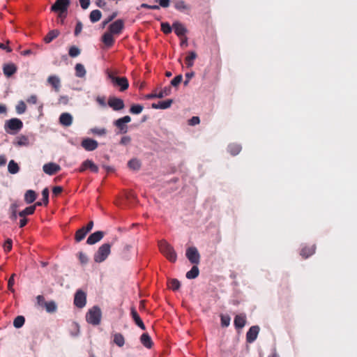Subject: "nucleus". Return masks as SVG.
<instances>
[{"instance_id":"nucleus-11","label":"nucleus","mask_w":357,"mask_h":357,"mask_svg":"<svg viewBox=\"0 0 357 357\" xmlns=\"http://www.w3.org/2000/svg\"><path fill=\"white\" fill-rule=\"evenodd\" d=\"M81 145L86 151H92L98 148V143L95 139L86 138L82 140Z\"/></svg>"},{"instance_id":"nucleus-55","label":"nucleus","mask_w":357,"mask_h":357,"mask_svg":"<svg viewBox=\"0 0 357 357\" xmlns=\"http://www.w3.org/2000/svg\"><path fill=\"white\" fill-rule=\"evenodd\" d=\"M200 122V119L198 116H192L190 119L188 120V124L190 126H196L199 124Z\"/></svg>"},{"instance_id":"nucleus-15","label":"nucleus","mask_w":357,"mask_h":357,"mask_svg":"<svg viewBox=\"0 0 357 357\" xmlns=\"http://www.w3.org/2000/svg\"><path fill=\"white\" fill-rule=\"evenodd\" d=\"M6 125L10 130L15 131L20 130L23 126L22 121L16 118L8 120Z\"/></svg>"},{"instance_id":"nucleus-31","label":"nucleus","mask_w":357,"mask_h":357,"mask_svg":"<svg viewBox=\"0 0 357 357\" xmlns=\"http://www.w3.org/2000/svg\"><path fill=\"white\" fill-rule=\"evenodd\" d=\"M36 199V193L32 190H29L24 195V201L26 204H31Z\"/></svg>"},{"instance_id":"nucleus-7","label":"nucleus","mask_w":357,"mask_h":357,"mask_svg":"<svg viewBox=\"0 0 357 357\" xmlns=\"http://www.w3.org/2000/svg\"><path fill=\"white\" fill-rule=\"evenodd\" d=\"M86 303V294L81 289H78L74 297V305L78 308H83Z\"/></svg>"},{"instance_id":"nucleus-39","label":"nucleus","mask_w":357,"mask_h":357,"mask_svg":"<svg viewBox=\"0 0 357 357\" xmlns=\"http://www.w3.org/2000/svg\"><path fill=\"white\" fill-rule=\"evenodd\" d=\"M199 273V268L197 266H193L190 271H188L186 273V278L188 279H195L196 278Z\"/></svg>"},{"instance_id":"nucleus-5","label":"nucleus","mask_w":357,"mask_h":357,"mask_svg":"<svg viewBox=\"0 0 357 357\" xmlns=\"http://www.w3.org/2000/svg\"><path fill=\"white\" fill-rule=\"evenodd\" d=\"M107 75L114 86L119 87L121 91H124L128 88L129 83L126 77H116L111 72H109Z\"/></svg>"},{"instance_id":"nucleus-25","label":"nucleus","mask_w":357,"mask_h":357,"mask_svg":"<svg viewBox=\"0 0 357 357\" xmlns=\"http://www.w3.org/2000/svg\"><path fill=\"white\" fill-rule=\"evenodd\" d=\"M197 57V54L195 52L191 51L188 52V56L185 59L186 67L190 68L194 65V61Z\"/></svg>"},{"instance_id":"nucleus-64","label":"nucleus","mask_w":357,"mask_h":357,"mask_svg":"<svg viewBox=\"0 0 357 357\" xmlns=\"http://www.w3.org/2000/svg\"><path fill=\"white\" fill-rule=\"evenodd\" d=\"M27 102L30 104H36L37 102V96L36 95H31L26 100Z\"/></svg>"},{"instance_id":"nucleus-59","label":"nucleus","mask_w":357,"mask_h":357,"mask_svg":"<svg viewBox=\"0 0 357 357\" xmlns=\"http://www.w3.org/2000/svg\"><path fill=\"white\" fill-rule=\"evenodd\" d=\"M63 191V188L61 186H55L52 189V193L54 195L57 196L61 194Z\"/></svg>"},{"instance_id":"nucleus-54","label":"nucleus","mask_w":357,"mask_h":357,"mask_svg":"<svg viewBox=\"0 0 357 357\" xmlns=\"http://www.w3.org/2000/svg\"><path fill=\"white\" fill-rule=\"evenodd\" d=\"M12 240L8 238L6 241V242L4 243V245H3V248H4V250L6 252H8L11 250L12 249Z\"/></svg>"},{"instance_id":"nucleus-30","label":"nucleus","mask_w":357,"mask_h":357,"mask_svg":"<svg viewBox=\"0 0 357 357\" xmlns=\"http://www.w3.org/2000/svg\"><path fill=\"white\" fill-rule=\"evenodd\" d=\"M174 8L179 11H185L190 9V6L186 4L183 0L174 1Z\"/></svg>"},{"instance_id":"nucleus-57","label":"nucleus","mask_w":357,"mask_h":357,"mask_svg":"<svg viewBox=\"0 0 357 357\" xmlns=\"http://www.w3.org/2000/svg\"><path fill=\"white\" fill-rule=\"evenodd\" d=\"M82 30V24L80 21L77 22L75 29V35L77 36H78Z\"/></svg>"},{"instance_id":"nucleus-44","label":"nucleus","mask_w":357,"mask_h":357,"mask_svg":"<svg viewBox=\"0 0 357 357\" xmlns=\"http://www.w3.org/2000/svg\"><path fill=\"white\" fill-rule=\"evenodd\" d=\"M172 93V87L170 86H165L158 93V98H162L169 96Z\"/></svg>"},{"instance_id":"nucleus-12","label":"nucleus","mask_w":357,"mask_h":357,"mask_svg":"<svg viewBox=\"0 0 357 357\" xmlns=\"http://www.w3.org/2000/svg\"><path fill=\"white\" fill-rule=\"evenodd\" d=\"M44 172L48 175H54L61 170V167L54 162L46 163L43 165Z\"/></svg>"},{"instance_id":"nucleus-41","label":"nucleus","mask_w":357,"mask_h":357,"mask_svg":"<svg viewBox=\"0 0 357 357\" xmlns=\"http://www.w3.org/2000/svg\"><path fill=\"white\" fill-rule=\"evenodd\" d=\"M17 145L18 146H29V137L26 135H20L17 137Z\"/></svg>"},{"instance_id":"nucleus-58","label":"nucleus","mask_w":357,"mask_h":357,"mask_svg":"<svg viewBox=\"0 0 357 357\" xmlns=\"http://www.w3.org/2000/svg\"><path fill=\"white\" fill-rule=\"evenodd\" d=\"M79 259L80 262L83 264H86L88 261L87 256L82 252H79Z\"/></svg>"},{"instance_id":"nucleus-60","label":"nucleus","mask_w":357,"mask_h":357,"mask_svg":"<svg viewBox=\"0 0 357 357\" xmlns=\"http://www.w3.org/2000/svg\"><path fill=\"white\" fill-rule=\"evenodd\" d=\"M131 142V138L129 136H124L121 138L120 144L127 145Z\"/></svg>"},{"instance_id":"nucleus-16","label":"nucleus","mask_w":357,"mask_h":357,"mask_svg":"<svg viewBox=\"0 0 357 357\" xmlns=\"http://www.w3.org/2000/svg\"><path fill=\"white\" fill-rule=\"evenodd\" d=\"M104 236V232L101 231H96L91 234L86 240V243L93 245L100 241Z\"/></svg>"},{"instance_id":"nucleus-49","label":"nucleus","mask_w":357,"mask_h":357,"mask_svg":"<svg viewBox=\"0 0 357 357\" xmlns=\"http://www.w3.org/2000/svg\"><path fill=\"white\" fill-rule=\"evenodd\" d=\"M172 26L168 22H162L161 23V31L165 34H169L172 31Z\"/></svg>"},{"instance_id":"nucleus-19","label":"nucleus","mask_w":357,"mask_h":357,"mask_svg":"<svg viewBox=\"0 0 357 357\" xmlns=\"http://www.w3.org/2000/svg\"><path fill=\"white\" fill-rule=\"evenodd\" d=\"M130 314L135 324L137 326H139L142 330L144 331L146 329L145 325L135 307L131 308Z\"/></svg>"},{"instance_id":"nucleus-43","label":"nucleus","mask_w":357,"mask_h":357,"mask_svg":"<svg viewBox=\"0 0 357 357\" xmlns=\"http://www.w3.org/2000/svg\"><path fill=\"white\" fill-rule=\"evenodd\" d=\"M24 322H25L24 317L23 316L20 315L15 318V319L13 321V326L16 328H20L24 324Z\"/></svg>"},{"instance_id":"nucleus-17","label":"nucleus","mask_w":357,"mask_h":357,"mask_svg":"<svg viewBox=\"0 0 357 357\" xmlns=\"http://www.w3.org/2000/svg\"><path fill=\"white\" fill-rule=\"evenodd\" d=\"M246 324V315L243 313L236 315L234 324L236 329L243 328Z\"/></svg>"},{"instance_id":"nucleus-1","label":"nucleus","mask_w":357,"mask_h":357,"mask_svg":"<svg viewBox=\"0 0 357 357\" xmlns=\"http://www.w3.org/2000/svg\"><path fill=\"white\" fill-rule=\"evenodd\" d=\"M102 318V311L100 308L95 305L90 308L86 314V321L93 325L98 326L100 324Z\"/></svg>"},{"instance_id":"nucleus-33","label":"nucleus","mask_w":357,"mask_h":357,"mask_svg":"<svg viewBox=\"0 0 357 357\" xmlns=\"http://www.w3.org/2000/svg\"><path fill=\"white\" fill-rule=\"evenodd\" d=\"M8 171L12 174H15L20 171V167L17 162L11 160L8 165Z\"/></svg>"},{"instance_id":"nucleus-9","label":"nucleus","mask_w":357,"mask_h":357,"mask_svg":"<svg viewBox=\"0 0 357 357\" xmlns=\"http://www.w3.org/2000/svg\"><path fill=\"white\" fill-rule=\"evenodd\" d=\"M107 104L115 111L121 110L125 107L123 100L116 97H110L108 100Z\"/></svg>"},{"instance_id":"nucleus-38","label":"nucleus","mask_w":357,"mask_h":357,"mask_svg":"<svg viewBox=\"0 0 357 357\" xmlns=\"http://www.w3.org/2000/svg\"><path fill=\"white\" fill-rule=\"evenodd\" d=\"M75 75L77 77H84L86 75L84 66L81 63H77L75 67Z\"/></svg>"},{"instance_id":"nucleus-56","label":"nucleus","mask_w":357,"mask_h":357,"mask_svg":"<svg viewBox=\"0 0 357 357\" xmlns=\"http://www.w3.org/2000/svg\"><path fill=\"white\" fill-rule=\"evenodd\" d=\"M140 7L144 8L151 9V10H159L160 9V6L158 5L151 6L147 3H142V4H141Z\"/></svg>"},{"instance_id":"nucleus-34","label":"nucleus","mask_w":357,"mask_h":357,"mask_svg":"<svg viewBox=\"0 0 357 357\" xmlns=\"http://www.w3.org/2000/svg\"><path fill=\"white\" fill-rule=\"evenodd\" d=\"M128 166L130 169L137 171L141 167V162L139 160L133 158L128 161Z\"/></svg>"},{"instance_id":"nucleus-42","label":"nucleus","mask_w":357,"mask_h":357,"mask_svg":"<svg viewBox=\"0 0 357 357\" xmlns=\"http://www.w3.org/2000/svg\"><path fill=\"white\" fill-rule=\"evenodd\" d=\"M35 212V206H30L26 207L23 211L19 213V215L22 218H25L26 215H32Z\"/></svg>"},{"instance_id":"nucleus-6","label":"nucleus","mask_w":357,"mask_h":357,"mask_svg":"<svg viewBox=\"0 0 357 357\" xmlns=\"http://www.w3.org/2000/svg\"><path fill=\"white\" fill-rule=\"evenodd\" d=\"M131 121V118L129 116H125L116 120L114 122V126L119 130V133L125 134L128 132V126L126 123Z\"/></svg>"},{"instance_id":"nucleus-37","label":"nucleus","mask_w":357,"mask_h":357,"mask_svg":"<svg viewBox=\"0 0 357 357\" xmlns=\"http://www.w3.org/2000/svg\"><path fill=\"white\" fill-rule=\"evenodd\" d=\"M102 17V13L99 10H93L91 12L89 18L91 22H98Z\"/></svg>"},{"instance_id":"nucleus-2","label":"nucleus","mask_w":357,"mask_h":357,"mask_svg":"<svg viewBox=\"0 0 357 357\" xmlns=\"http://www.w3.org/2000/svg\"><path fill=\"white\" fill-rule=\"evenodd\" d=\"M160 251L171 262H175L177 259L176 253L174 248L165 241H160L158 243Z\"/></svg>"},{"instance_id":"nucleus-24","label":"nucleus","mask_w":357,"mask_h":357,"mask_svg":"<svg viewBox=\"0 0 357 357\" xmlns=\"http://www.w3.org/2000/svg\"><path fill=\"white\" fill-rule=\"evenodd\" d=\"M173 103V100L168 99L164 101H160L158 103H153L151 105L152 108L153 109H165L171 107Z\"/></svg>"},{"instance_id":"nucleus-3","label":"nucleus","mask_w":357,"mask_h":357,"mask_svg":"<svg viewBox=\"0 0 357 357\" xmlns=\"http://www.w3.org/2000/svg\"><path fill=\"white\" fill-rule=\"evenodd\" d=\"M70 4V0H56L51 6V11L57 13L59 17H66Z\"/></svg>"},{"instance_id":"nucleus-53","label":"nucleus","mask_w":357,"mask_h":357,"mask_svg":"<svg viewBox=\"0 0 357 357\" xmlns=\"http://www.w3.org/2000/svg\"><path fill=\"white\" fill-rule=\"evenodd\" d=\"M183 77L181 75L176 76L172 81L171 85L173 86H177L182 81Z\"/></svg>"},{"instance_id":"nucleus-45","label":"nucleus","mask_w":357,"mask_h":357,"mask_svg":"<svg viewBox=\"0 0 357 357\" xmlns=\"http://www.w3.org/2000/svg\"><path fill=\"white\" fill-rule=\"evenodd\" d=\"M169 287L173 291H176L180 288L181 283L177 279H172L168 283Z\"/></svg>"},{"instance_id":"nucleus-63","label":"nucleus","mask_w":357,"mask_h":357,"mask_svg":"<svg viewBox=\"0 0 357 357\" xmlns=\"http://www.w3.org/2000/svg\"><path fill=\"white\" fill-rule=\"evenodd\" d=\"M37 303L38 305L44 306V303H46L45 301V298L42 295H38L36 297Z\"/></svg>"},{"instance_id":"nucleus-50","label":"nucleus","mask_w":357,"mask_h":357,"mask_svg":"<svg viewBox=\"0 0 357 357\" xmlns=\"http://www.w3.org/2000/svg\"><path fill=\"white\" fill-rule=\"evenodd\" d=\"M43 202L45 206H47L49 203V190L45 188L42 191Z\"/></svg>"},{"instance_id":"nucleus-27","label":"nucleus","mask_w":357,"mask_h":357,"mask_svg":"<svg viewBox=\"0 0 357 357\" xmlns=\"http://www.w3.org/2000/svg\"><path fill=\"white\" fill-rule=\"evenodd\" d=\"M60 34V31L58 29H53L48 32V33L44 38L45 43H50L53 40L56 38Z\"/></svg>"},{"instance_id":"nucleus-13","label":"nucleus","mask_w":357,"mask_h":357,"mask_svg":"<svg viewBox=\"0 0 357 357\" xmlns=\"http://www.w3.org/2000/svg\"><path fill=\"white\" fill-rule=\"evenodd\" d=\"M89 169L91 172L97 173L98 172V166L91 160H84L79 169V172H83L86 169Z\"/></svg>"},{"instance_id":"nucleus-18","label":"nucleus","mask_w":357,"mask_h":357,"mask_svg":"<svg viewBox=\"0 0 357 357\" xmlns=\"http://www.w3.org/2000/svg\"><path fill=\"white\" fill-rule=\"evenodd\" d=\"M175 33L180 38H182L187 33V29L180 22H175L172 24Z\"/></svg>"},{"instance_id":"nucleus-62","label":"nucleus","mask_w":357,"mask_h":357,"mask_svg":"<svg viewBox=\"0 0 357 357\" xmlns=\"http://www.w3.org/2000/svg\"><path fill=\"white\" fill-rule=\"evenodd\" d=\"M79 3L83 9H86L89 6L90 0H79Z\"/></svg>"},{"instance_id":"nucleus-23","label":"nucleus","mask_w":357,"mask_h":357,"mask_svg":"<svg viewBox=\"0 0 357 357\" xmlns=\"http://www.w3.org/2000/svg\"><path fill=\"white\" fill-rule=\"evenodd\" d=\"M47 82L50 84L55 90V91L58 92L61 88V81L60 79L56 75H50L47 78Z\"/></svg>"},{"instance_id":"nucleus-40","label":"nucleus","mask_w":357,"mask_h":357,"mask_svg":"<svg viewBox=\"0 0 357 357\" xmlns=\"http://www.w3.org/2000/svg\"><path fill=\"white\" fill-rule=\"evenodd\" d=\"M44 307H45L46 311L49 313L55 312L57 309L56 304L53 301L44 303Z\"/></svg>"},{"instance_id":"nucleus-52","label":"nucleus","mask_w":357,"mask_h":357,"mask_svg":"<svg viewBox=\"0 0 357 357\" xmlns=\"http://www.w3.org/2000/svg\"><path fill=\"white\" fill-rule=\"evenodd\" d=\"M15 274L13 273L11 275L10 278H9L8 281V289L12 291V292H14L15 290L13 289V285L15 284Z\"/></svg>"},{"instance_id":"nucleus-48","label":"nucleus","mask_w":357,"mask_h":357,"mask_svg":"<svg viewBox=\"0 0 357 357\" xmlns=\"http://www.w3.org/2000/svg\"><path fill=\"white\" fill-rule=\"evenodd\" d=\"M16 112L19 114H22L25 112L26 109V104L24 101L21 100L18 102V104L16 106Z\"/></svg>"},{"instance_id":"nucleus-22","label":"nucleus","mask_w":357,"mask_h":357,"mask_svg":"<svg viewBox=\"0 0 357 357\" xmlns=\"http://www.w3.org/2000/svg\"><path fill=\"white\" fill-rule=\"evenodd\" d=\"M17 66L14 63H7L3 65V72L5 76L10 77L17 72Z\"/></svg>"},{"instance_id":"nucleus-14","label":"nucleus","mask_w":357,"mask_h":357,"mask_svg":"<svg viewBox=\"0 0 357 357\" xmlns=\"http://www.w3.org/2000/svg\"><path fill=\"white\" fill-rule=\"evenodd\" d=\"M259 332L258 326H252L250 328L246 333V341L249 343L253 342L257 337Z\"/></svg>"},{"instance_id":"nucleus-47","label":"nucleus","mask_w":357,"mask_h":357,"mask_svg":"<svg viewBox=\"0 0 357 357\" xmlns=\"http://www.w3.org/2000/svg\"><path fill=\"white\" fill-rule=\"evenodd\" d=\"M143 109L144 107L142 105H132L130 108V112L133 114H139L142 112Z\"/></svg>"},{"instance_id":"nucleus-21","label":"nucleus","mask_w":357,"mask_h":357,"mask_svg":"<svg viewBox=\"0 0 357 357\" xmlns=\"http://www.w3.org/2000/svg\"><path fill=\"white\" fill-rule=\"evenodd\" d=\"M316 250V245H305L304 246L300 252V255L305 259L312 256L314 254Z\"/></svg>"},{"instance_id":"nucleus-46","label":"nucleus","mask_w":357,"mask_h":357,"mask_svg":"<svg viewBox=\"0 0 357 357\" xmlns=\"http://www.w3.org/2000/svg\"><path fill=\"white\" fill-rule=\"evenodd\" d=\"M81 53V50L79 48H78L77 46H71L69 48L68 54L70 57H76L79 56Z\"/></svg>"},{"instance_id":"nucleus-32","label":"nucleus","mask_w":357,"mask_h":357,"mask_svg":"<svg viewBox=\"0 0 357 357\" xmlns=\"http://www.w3.org/2000/svg\"><path fill=\"white\" fill-rule=\"evenodd\" d=\"M241 146L238 144H231L227 148L229 153L232 155H238L241 152Z\"/></svg>"},{"instance_id":"nucleus-20","label":"nucleus","mask_w":357,"mask_h":357,"mask_svg":"<svg viewBox=\"0 0 357 357\" xmlns=\"http://www.w3.org/2000/svg\"><path fill=\"white\" fill-rule=\"evenodd\" d=\"M59 123L63 126L68 127L73 123V116L70 113H62L59 116Z\"/></svg>"},{"instance_id":"nucleus-36","label":"nucleus","mask_w":357,"mask_h":357,"mask_svg":"<svg viewBox=\"0 0 357 357\" xmlns=\"http://www.w3.org/2000/svg\"><path fill=\"white\" fill-rule=\"evenodd\" d=\"M88 232L85 230V229L82 227L79 229H78L75 235V239L77 242H80L82 241L86 236Z\"/></svg>"},{"instance_id":"nucleus-51","label":"nucleus","mask_w":357,"mask_h":357,"mask_svg":"<svg viewBox=\"0 0 357 357\" xmlns=\"http://www.w3.org/2000/svg\"><path fill=\"white\" fill-rule=\"evenodd\" d=\"M230 317L229 315H221V326L222 327H227L230 324Z\"/></svg>"},{"instance_id":"nucleus-10","label":"nucleus","mask_w":357,"mask_h":357,"mask_svg":"<svg viewBox=\"0 0 357 357\" xmlns=\"http://www.w3.org/2000/svg\"><path fill=\"white\" fill-rule=\"evenodd\" d=\"M124 28V22L123 20H117L112 23L109 26V31L112 34H120Z\"/></svg>"},{"instance_id":"nucleus-35","label":"nucleus","mask_w":357,"mask_h":357,"mask_svg":"<svg viewBox=\"0 0 357 357\" xmlns=\"http://www.w3.org/2000/svg\"><path fill=\"white\" fill-rule=\"evenodd\" d=\"M114 342L119 347H122L125 344V338L121 333H117L114 335Z\"/></svg>"},{"instance_id":"nucleus-26","label":"nucleus","mask_w":357,"mask_h":357,"mask_svg":"<svg viewBox=\"0 0 357 357\" xmlns=\"http://www.w3.org/2000/svg\"><path fill=\"white\" fill-rule=\"evenodd\" d=\"M112 35L113 34L109 31L105 33L102 37V40L107 47H112L114 43V38Z\"/></svg>"},{"instance_id":"nucleus-61","label":"nucleus","mask_w":357,"mask_h":357,"mask_svg":"<svg viewBox=\"0 0 357 357\" xmlns=\"http://www.w3.org/2000/svg\"><path fill=\"white\" fill-rule=\"evenodd\" d=\"M159 6L162 8H167L169 6L170 0H158Z\"/></svg>"},{"instance_id":"nucleus-4","label":"nucleus","mask_w":357,"mask_h":357,"mask_svg":"<svg viewBox=\"0 0 357 357\" xmlns=\"http://www.w3.org/2000/svg\"><path fill=\"white\" fill-rule=\"evenodd\" d=\"M111 252V244L104 243L100 246L97 252L94 254L93 259L96 263H101L104 261Z\"/></svg>"},{"instance_id":"nucleus-8","label":"nucleus","mask_w":357,"mask_h":357,"mask_svg":"<svg viewBox=\"0 0 357 357\" xmlns=\"http://www.w3.org/2000/svg\"><path fill=\"white\" fill-rule=\"evenodd\" d=\"M186 257L193 264H198L199 263L200 255L195 247H190L187 249Z\"/></svg>"},{"instance_id":"nucleus-29","label":"nucleus","mask_w":357,"mask_h":357,"mask_svg":"<svg viewBox=\"0 0 357 357\" xmlns=\"http://www.w3.org/2000/svg\"><path fill=\"white\" fill-rule=\"evenodd\" d=\"M20 207V204L17 202H14L11 204L9 208V213H10V218L12 220H17V208Z\"/></svg>"},{"instance_id":"nucleus-28","label":"nucleus","mask_w":357,"mask_h":357,"mask_svg":"<svg viewBox=\"0 0 357 357\" xmlns=\"http://www.w3.org/2000/svg\"><path fill=\"white\" fill-rule=\"evenodd\" d=\"M141 343L146 348L150 349L153 345L152 340L148 333H143L140 337Z\"/></svg>"}]
</instances>
